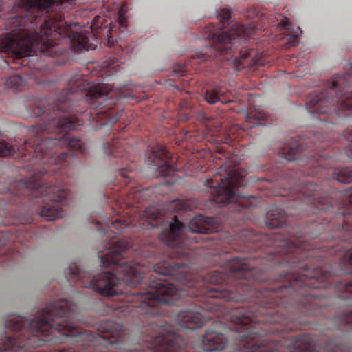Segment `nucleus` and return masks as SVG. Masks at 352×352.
<instances>
[{"label":"nucleus","instance_id":"9d476101","mask_svg":"<svg viewBox=\"0 0 352 352\" xmlns=\"http://www.w3.org/2000/svg\"><path fill=\"white\" fill-rule=\"evenodd\" d=\"M329 146L327 138L321 133L314 134L302 141L294 139L289 146L280 148V155L288 162H296L300 166H305V174L316 176L324 169L331 168V157L320 153Z\"/></svg>","mask_w":352,"mask_h":352},{"label":"nucleus","instance_id":"72a5a7b5","mask_svg":"<svg viewBox=\"0 0 352 352\" xmlns=\"http://www.w3.org/2000/svg\"><path fill=\"white\" fill-rule=\"evenodd\" d=\"M175 72H177V73L180 74V75H182V76H185V71H184V70H183V69H179L178 71L175 70Z\"/></svg>","mask_w":352,"mask_h":352},{"label":"nucleus","instance_id":"1a4fd4ad","mask_svg":"<svg viewBox=\"0 0 352 352\" xmlns=\"http://www.w3.org/2000/svg\"><path fill=\"white\" fill-rule=\"evenodd\" d=\"M230 11L226 8L221 9L217 15L219 24L216 26L210 23L206 26L204 39L211 41V46L204 49V52H197L192 55V60L199 62L207 61L210 58H215L219 55L233 53L237 50L236 45L243 44L252 34L254 30L252 27H245L243 24L234 23L230 29L222 31L230 22Z\"/></svg>","mask_w":352,"mask_h":352},{"label":"nucleus","instance_id":"9b49d317","mask_svg":"<svg viewBox=\"0 0 352 352\" xmlns=\"http://www.w3.org/2000/svg\"><path fill=\"white\" fill-rule=\"evenodd\" d=\"M204 185L213 196L212 201L217 204H234L241 208L243 206L241 199L246 198V195L239 190L244 186V175L239 169H228L223 164L212 178L206 179Z\"/></svg>","mask_w":352,"mask_h":352},{"label":"nucleus","instance_id":"4be33fe9","mask_svg":"<svg viewBox=\"0 0 352 352\" xmlns=\"http://www.w3.org/2000/svg\"><path fill=\"white\" fill-rule=\"evenodd\" d=\"M173 207H175V212L192 210L195 208V202L190 199L175 200Z\"/></svg>","mask_w":352,"mask_h":352},{"label":"nucleus","instance_id":"5701e85b","mask_svg":"<svg viewBox=\"0 0 352 352\" xmlns=\"http://www.w3.org/2000/svg\"><path fill=\"white\" fill-rule=\"evenodd\" d=\"M223 97V94H220L216 89L206 90L204 94V99L206 102L213 104L218 101L221 102V98Z\"/></svg>","mask_w":352,"mask_h":352},{"label":"nucleus","instance_id":"c9c22d12","mask_svg":"<svg viewBox=\"0 0 352 352\" xmlns=\"http://www.w3.org/2000/svg\"><path fill=\"white\" fill-rule=\"evenodd\" d=\"M331 122H333V123H336V121H333V120H332V121H331Z\"/></svg>","mask_w":352,"mask_h":352},{"label":"nucleus","instance_id":"6e6552de","mask_svg":"<svg viewBox=\"0 0 352 352\" xmlns=\"http://www.w3.org/2000/svg\"><path fill=\"white\" fill-rule=\"evenodd\" d=\"M305 108L312 114L346 116L352 109V76L334 75L331 82L307 95Z\"/></svg>","mask_w":352,"mask_h":352},{"label":"nucleus","instance_id":"f704fd0d","mask_svg":"<svg viewBox=\"0 0 352 352\" xmlns=\"http://www.w3.org/2000/svg\"><path fill=\"white\" fill-rule=\"evenodd\" d=\"M120 24H121L122 27H124L126 25H124V20L120 19Z\"/></svg>","mask_w":352,"mask_h":352},{"label":"nucleus","instance_id":"c756f323","mask_svg":"<svg viewBox=\"0 0 352 352\" xmlns=\"http://www.w3.org/2000/svg\"><path fill=\"white\" fill-rule=\"evenodd\" d=\"M280 26L283 29L289 30L290 29V21L288 18H284L280 22Z\"/></svg>","mask_w":352,"mask_h":352},{"label":"nucleus","instance_id":"2eb2a0df","mask_svg":"<svg viewBox=\"0 0 352 352\" xmlns=\"http://www.w3.org/2000/svg\"><path fill=\"white\" fill-rule=\"evenodd\" d=\"M306 248L304 244H298L292 240H286L282 242L280 248L278 250H268L267 257H305L307 253L303 252Z\"/></svg>","mask_w":352,"mask_h":352},{"label":"nucleus","instance_id":"b1692460","mask_svg":"<svg viewBox=\"0 0 352 352\" xmlns=\"http://www.w3.org/2000/svg\"><path fill=\"white\" fill-rule=\"evenodd\" d=\"M264 65V61L262 60V56L256 55L252 57L251 61H250V66L254 68H257L260 66Z\"/></svg>","mask_w":352,"mask_h":352},{"label":"nucleus","instance_id":"423d86ee","mask_svg":"<svg viewBox=\"0 0 352 352\" xmlns=\"http://www.w3.org/2000/svg\"><path fill=\"white\" fill-rule=\"evenodd\" d=\"M329 273L320 270L309 272L302 267L296 274L285 276L283 284L278 283L263 289L295 302L305 316H315L317 309L321 307L319 300L321 295L315 290L327 289L329 284Z\"/></svg>","mask_w":352,"mask_h":352},{"label":"nucleus","instance_id":"7c9ffc66","mask_svg":"<svg viewBox=\"0 0 352 352\" xmlns=\"http://www.w3.org/2000/svg\"><path fill=\"white\" fill-rule=\"evenodd\" d=\"M146 217H148L152 219H155L158 217V212H151V209L148 208L146 210Z\"/></svg>","mask_w":352,"mask_h":352},{"label":"nucleus","instance_id":"39448f33","mask_svg":"<svg viewBox=\"0 0 352 352\" xmlns=\"http://www.w3.org/2000/svg\"><path fill=\"white\" fill-rule=\"evenodd\" d=\"M54 151L40 157L37 161L30 162L37 165L35 173L29 178H24L16 183V195L30 197L36 212L45 221H54L61 217V206L70 199V191L65 184L52 185V173H56L61 168L70 163L74 156L71 153L59 151Z\"/></svg>","mask_w":352,"mask_h":352},{"label":"nucleus","instance_id":"f8f14e48","mask_svg":"<svg viewBox=\"0 0 352 352\" xmlns=\"http://www.w3.org/2000/svg\"><path fill=\"white\" fill-rule=\"evenodd\" d=\"M318 186L312 182H307L301 188L295 199L307 206L309 212L316 214L317 212L327 213L332 209L331 199L327 197L317 196Z\"/></svg>","mask_w":352,"mask_h":352},{"label":"nucleus","instance_id":"20e7f679","mask_svg":"<svg viewBox=\"0 0 352 352\" xmlns=\"http://www.w3.org/2000/svg\"><path fill=\"white\" fill-rule=\"evenodd\" d=\"M109 241L104 250H99L100 263L105 268H111L113 272L104 271L92 277L74 264L65 270V276L68 281L79 283L83 287L92 289L104 296H113L122 294L120 286L122 283L135 287L141 283L144 272L139 263L124 261L129 243L117 234L109 233Z\"/></svg>","mask_w":352,"mask_h":352},{"label":"nucleus","instance_id":"473e14b6","mask_svg":"<svg viewBox=\"0 0 352 352\" xmlns=\"http://www.w3.org/2000/svg\"><path fill=\"white\" fill-rule=\"evenodd\" d=\"M146 191V189H143L142 190L137 191L136 197H140L143 196L144 193H145Z\"/></svg>","mask_w":352,"mask_h":352},{"label":"nucleus","instance_id":"0eeeda50","mask_svg":"<svg viewBox=\"0 0 352 352\" xmlns=\"http://www.w3.org/2000/svg\"><path fill=\"white\" fill-rule=\"evenodd\" d=\"M340 199L339 211L336 214L329 217L327 214L324 222L316 221L312 224V228L316 230L312 236L316 237L325 231L331 232L332 237L347 244L337 251L341 252L343 261L352 265V187L341 192ZM343 292L349 295L342 298L352 303V280L343 283ZM342 319H352V311L344 315Z\"/></svg>","mask_w":352,"mask_h":352},{"label":"nucleus","instance_id":"bb28decb","mask_svg":"<svg viewBox=\"0 0 352 352\" xmlns=\"http://www.w3.org/2000/svg\"><path fill=\"white\" fill-rule=\"evenodd\" d=\"M101 18L100 16H96L94 18V22L91 25V30L93 31L97 30L101 25H102V22H101Z\"/></svg>","mask_w":352,"mask_h":352},{"label":"nucleus","instance_id":"aec40b11","mask_svg":"<svg viewBox=\"0 0 352 352\" xmlns=\"http://www.w3.org/2000/svg\"><path fill=\"white\" fill-rule=\"evenodd\" d=\"M266 119V113L262 109H254L252 111H248L246 114V121L252 123L253 126L260 124V122Z\"/></svg>","mask_w":352,"mask_h":352},{"label":"nucleus","instance_id":"f03ea898","mask_svg":"<svg viewBox=\"0 0 352 352\" xmlns=\"http://www.w3.org/2000/svg\"><path fill=\"white\" fill-rule=\"evenodd\" d=\"M128 98L129 95L122 89H113L108 84L91 85L85 83L83 78L75 77L58 95L55 104L47 98L35 99L30 104V116H42L45 122L30 126L33 136L20 145L0 141V157L13 156L19 152L25 157L30 156L32 163L62 148L82 153V141L68 135V132L78 130L82 126V121L75 114L85 113L89 109V114L93 120L107 119L116 122L118 117L111 118L107 111Z\"/></svg>","mask_w":352,"mask_h":352},{"label":"nucleus","instance_id":"412c9836","mask_svg":"<svg viewBox=\"0 0 352 352\" xmlns=\"http://www.w3.org/2000/svg\"><path fill=\"white\" fill-rule=\"evenodd\" d=\"M7 87L15 89L17 91H21L26 85V81L20 75L16 74L9 76L6 80Z\"/></svg>","mask_w":352,"mask_h":352},{"label":"nucleus","instance_id":"a211bd4d","mask_svg":"<svg viewBox=\"0 0 352 352\" xmlns=\"http://www.w3.org/2000/svg\"><path fill=\"white\" fill-rule=\"evenodd\" d=\"M285 223V216L280 210H275L267 214V225L271 228H280Z\"/></svg>","mask_w":352,"mask_h":352},{"label":"nucleus","instance_id":"dca6fc26","mask_svg":"<svg viewBox=\"0 0 352 352\" xmlns=\"http://www.w3.org/2000/svg\"><path fill=\"white\" fill-rule=\"evenodd\" d=\"M214 224H215V219L197 215L190 221L188 230L192 233L207 234L214 229Z\"/></svg>","mask_w":352,"mask_h":352},{"label":"nucleus","instance_id":"4468645a","mask_svg":"<svg viewBox=\"0 0 352 352\" xmlns=\"http://www.w3.org/2000/svg\"><path fill=\"white\" fill-rule=\"evenodd\" d=\"M170 157V153L163 146L157 144L151 149V153L146 157V163L152 165V168L160 173V176L166 177L175 170L169 162Z\"/></svg>","mask_w":352,"mask_h":352},{"label":"nucleus","instance_id":"393cba45","mask_svg":"<svg viewBox=\"0 0 352 352\" xmlns=\"http://www.w3.org/2000/svg\"><path fill=\"white\" fill-rule=\"evenodd\" d=\"M349 131L346 132L345 134V137H346L347 141H349V145L346 146V148H345V154H346L347 157L352 161V135L350 136Z\"/></svg>","mask_w":352,"mask_h":352},{"label":"nucleus","instance_id":"6ab92c4d","mask_svg":"<svg viewBox=\"0 0 352 352\" xmlns=\"http://www.w3.org/2000/svg\"><path fill=\"white\" fill-rule=\"evenodd\" d=\"M332 177L340 183H349L352 181V169L349 167L334 168Z\"/></svg>","mask_w":352,"mask_h":352},{"label":"nucleus","instance_id":"ddd939ff","mask_svg":"<svg viewBox=\"0 0 352 352\" xmlns=\"http://www.w3.org/2000/svg\"><path fill=\"white\" fill-rule=\"evenodd\" d=\"M182 226L183 224L175 216V221L170 224V228L168 230L165 238L162 235V240H164L167 245L171 248L170 254L173 257L183 258L189 255L188 251L190 250L189 245L191 243V238L187 237L186 240L183 241L181 236Z\"/></svg>","mask_w":352,"mask_h":352},{"label":"nucleus","instance_id":"a878e982","mask_svg":"<svg viewBox=\"0 0 352 352\" xmlns=\"http://www.w3.org/2000/svg\"><path fill=\"white\" fill-rule=\"evenodd\" d=\"M111 227L116 230H121L128 226V223L125 220H116L110 222Z\"/></svg>","mask_w":352,"mask_h":352},{"label":"nucleus","instance_id":"c85d7f7f","mask_svg":"<svg viewBox=\"0 0 352 352\" xmlns=\"http://www.w3.org/2000/svg\"><path fill=\"white\" fill-rule=\"evenodd\" d=\"M239 52H240L241 58L245 60V59L252 56V54L254 52V51H252V50H245V51L240 50V51H239Z\"/></svg>","mask_w":352,"mask_h":352},{"label":"nucleus","instance_id":"2f4dec72","mask_svg":"<svg viewBox=\"0 0 352 352\" xmlns=\"http://www.w3.org/2000/svg\"><path fill=\"white\" fill-rule=\"evenodd\" d=\"M6 243H7V236L4 233L0 232V248L5 245Z\"/></svg>","mask_w":352,"mask_h":352},{"label":"nucleus","instance_id":"7ed1b4c3","mask_svg":"<svg viewBox=\"0 0 352 352\" xmlns=\"http://www.w3.org/2000/svg\"><path fill=\"white\" fill-rule=\"evenodd\" d=\"M75 8V0H14L16 15L4 22L7 32L0 35V54L24 64L26 57L43 54L55 57L65 52L56 41L69 39L76 51L92 50L97 41L93 32L81 30L63 12ZM3 0H0V12Z\"/></svg>","mask_w":352,"mask_h":352},{"label":"nucleus","instance_id":"f257e3e1","mask_svg":"<svg viewBox=\"0 0 352 352\" xmlns=\"http://www.w3.org/2000/svg\"><path fill=\"white\" fill-rule=\"evenodd\" d=\"M250 258H234L229 264V273L212 271L201 276V280L190 285V290L178 289L165 278L175 276L184 264L170 260L154 265V272L160 277L151 276L148 290L133 289L125 297L124 316L133 324L162 320L158 316L162 314L160 305H173L185 295L192 298L206 297L219 299V302L183 309L175 316V323L182 327L195 329L202 326L204 318L201 310L214 311L215 306L226 309V318L230 323L265 322L283 323L285 318L278 311L269 309L276 306L296 305L284 297L258 287L254 281H263L258 274L259 270L250 264Z\"/></svg>","mask_w":352,"mask_h":352},{"label":"nucleus","instance_id":"f3484780","mask_svg":"<svg viewBox=\"0 0 352 352\" xmlns=\"http://www.w3.org/2000/svg\"><path fill=\"white\" fill-rule=\"evenodd\" d=\"M104 153L116 157H125L128 155L129 147L124 145V141L114 139L104 145Z\"/></svg>","mask_w":352,"mask_h":352},{"label":"nucleus","instance_id":"cd10ccee","mask_svg":"<svg viewBox=\"0 0 352 352\" xmlns=\"http://www.w3.org/2000/svg\"><path fill=\"white\" fill-rule=\"evenodd\" d=\"M287 37V45L289 46H295L298 45V37L296 35L293 34H287L286 35Z\"/></svg>","mask_w":352,"mask_h":352}]
</instances>
